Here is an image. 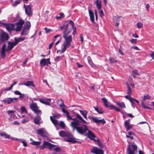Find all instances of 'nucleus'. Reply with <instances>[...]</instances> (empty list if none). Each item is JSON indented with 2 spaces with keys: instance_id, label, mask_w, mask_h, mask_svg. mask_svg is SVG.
I'll return each instance as SVG.
<instances>
[{
  "instance_id": "7c9ffc66",
  "label": "nucleus",
  "mask_w": 154,
  "mask_h": 154,
  "mask_svg": "<svg viewBox=\"0 0 154 154\" xmlns=\"http://www.w3.org/2000/svg\"><path fill=\"white\" fill-rule=\"evenodd\" d=\"M116 103L118 106L121 108H125V103L123 102L120 103L119 102H117Z\"/></svg>"
},
{
  "instance_id": "6e6552de",
  "label": "nucleus",
  "mask_w": 154,
  "mask_h": 154,
  "mask_svg": "<svg viewBox=\"0 0 154 154\" xmlns=\"http://www.w3.org/2000/svg\"><path fill=\"white\" fill-rule=\"evenodd\" d=\"M37 134L44 137H48V134L44 128H42L37 130Z\"/></svg>"
},
{
  "instance_id": "412c9836",
  "label": "nucleus",
  "mask_w": 154,
  "mask_h": 154,
  "mask_svg": "<svg viewBox=\"0 0 154 154\" xmlns=\"http://www.w3.org/2000/svg\"><path fill=\"white\" fill-rule=\"evenodd\" d=\"M101 99L103 101V102L104 103V105L107 108H110V105H112V104H110L108 102L107 100L105 98H102Z\"/></svg>"
},
{
  "instance_id": "a19ab883",
  "label": "nucleus",
  "mask_w": 154,
  "mask_h": 154,
  "mask_svg": "<svg viewBox=\"0 0 154 154\" xmlns=\"http://www.w3.org/2000/svg\"><path fill=\"white\" fill-rule=\"evenodd\" d=\"M110 107L111 108L110 109H114L117 111L121 112L120 110L118 108L116 107L115 106L112 105H110Z\"/></svg>"
},
{
  "instance_id": "f257e3e1",
  "label": "nucleus",
  "mask_w": 154,
  "mask_h": 154,
  "mask_svg": "<svg viewBox=\"0 0 154 154\" xmlns=\"http://www.w3.org/2000/svg\"><path fill=\"white\" fill-rule=\"evenodd\" d=\"M72 124L73 130H76L80 134L84 135L88 130L87 126L81 124L79 120L76 122H72Z\"/></svg>"
},
{
  "instance_id": "c9c22d12",
  "label": "nucleus",
  "mask_w": 154,
  "mask_h": 154,
  "mask_svg": "<svg viewBox=\"0 0 154 154\" xmlns=\"http://www.w3.org/2000/svg\"><path fill=\"white\" fill-rule=\"evenodd\" d=\"M62 129H64L65 127V124L63 122L61 121L58 125Z\"/></svg>"
},
{
  "instance_id": "473e14b6",
  "label": "nucleus",
  "mask_w": 154,
  "mask_h": 154,
  "mask_svg": "<svg viewBox=\"0 0 154 154\" xmlns=\"http://www.w3.org/2000/svg\"><path fill=\"white\" fill-rule=\"evenodd\" d=\"M97 7L98 10H100L101 8V2L100 0H97L96 2Z\"/></svg>"
},
{
  "instance_id": "3c124183",
  "label": "nucleus",
  "mask_w": 154,
  "mask_h": 154,
  "mask_svg": "<svg viewBox=\"0 0 154 154\" xmlns=\"http://www.w3.org/2000/svg\"><path fill=\"white\" fill-rule=\"evenodd\" d=\"M99 16L100 17H102L104 15V13L103 10H99Z\"/></svg>"
},
{
  "instance_id": "4d7b16f0",
  "label": "nucleus",
  "mask_w": 154,
  "mask_h": 154,
  "mask_svg": "<svg viewBox=\"0 0 154 154\" xmlns=\"http://www.w3.org/2000/svg\"><path fill=\"white\" fill-rule=\"evenodd\" d=\"M69 23L72 26V28L73 29H74V22L72 20H70L69 21Z\"/></svg>"
},
{
  "instance_id": "09e8293b",
  "label": "nucleus",
  "mask_w": 154,
  "mask_h": 154,
  "mask_svg": "<svg viewBox=\"0 0 154 154\" xmlns=\"http://www.w3.org/2000/svg\"><path fill=\"white\" fill-rule=\"evenodd\" d=\"M62 59V57H59V56H57V57L55 59H54V60L56 62H58L60 60H61Z\"/></svg>"
},
{
  "instance_id": "4468645a",
  "label": "nucleus",
  "mask_w": 154,
  "mask_h": 154,
  "mask_svg": "<svg viewBox=\"0 0 154 154\" xmlns=\"http://www.w3.org/2000/svg\"><path fill=\"white\" fill-rule=\"evenodd\" d=\"M34 123L37 125H38L42 123V119L40 116H37L34 119Z\"/></svg>"
},
{
  "instance_id": "5701e85b",
  "label": "nucleus",
  "mask_w": 154,
  "mask_h": 154,
  "mask_svg": "<svg viewBox=\"0 0 154 154\" xmlns=\"http://www.w3.org/2000/svg\"><path fill=\"white\" fill-rule=\"evenodd\" d=\"M25 39V37H19L17 38L16 37L14 38L15 42L17 45L19 42L23 41Z\"/></svg>"
},
{
  "instance_id": "b1692460",
  "label": "nucleus",
  "mask_w": 154,
  "mask_h": 154,
  "mask_svg": "<svg viewBox=\"0 0 154 154\" xmlns=\"http://www.w3.org/2000/svg\"><path fill=\"white\" fill-rule=\"evenodd\" d=\"M23 85L27 86H31L32 87H35V85L34 84L33 82L32 81H28L25 83H24L23 84Z\"/></svg>"
},
{
  "instance_id": "a211bd4d",
  "label": "nucleus",
  "mask_w": 154,
  "mask_h": 154,
  "mask_svg": "<svg viewBox=\"0 0 154 154\" xmlns=\"http://www.w3.org/2000/svg\"><path fill=\"white\" fill-rule=\"evenodd\" d=\"M88 12L91 21L93 23H95L94 13L90 9L88 10Z\"/></svg>"
},
{
  "instance_id": "f3484780",
  "label": "nucleus",
  "mask_w": 154,
  "mask_h": 154,
  "mask_svg": "<svg viewBox=\"0 0 154 154\" xmlns=\"http://www.w3.org/2000/svg\"><path fill=\"white\" fill-rule=\"evenodd\" d=\"M16 45H17L14 42H8V45L7 49V51L11 50Z\"/></svg>"
},
{
  "instance_id": "2eb2a0df",
  "label": "nucleus",
  "mask_w": 154,
  "mask_h": 154,
  "mask_svg": "<svg viewBox=\"0 0 154 154\" xmlns=\"http://www.w3.org/2000/svg\"><path fill=\"white\" fill-rule=\"evenodd\" d=\"M93 120L96 123H102L103 125L106 122L104 119H98L96 117H93L92 118Z\"/></svg>"
},
{
  "instance_id": "de8ad7c7",
  "label": "nucleus",
  "mask_w": 154,
  "mask_h": 154,
  "mask_svg": "<svg viewBox=\"0 0 154 154\" xmlns=\"http://www.w3.org/2000/svg\"><path fill=\"white\" fill-rule=\"evenodd\" d=\"M125 97L128 99L130 101H131L132 100V99H133V98L130 95H126L125 96Z\"/></svg>"
},
{
  "instance_id": "9d476101",
  "label": "nucleus",
  "mask_w": 154,
  "mask_h": 154,
  "mask_svg": "<svg viewBox=\"0 0 154 154\" xmlns=\"http://www.w3.org/2000/svg\"><path fill=\"white\" fill-rule=\"evenodd\" d=\"M91 152L94 154H104L103 151L97 147H93Z\"/></svg>"
},
{
  "instance_id": "6e6d98bb",
  "label": "nucleus",
  "mask_w": 154,
  "mask_h": 154,
  "mask_svg": "<svg viewBox=\"0 0 154 154\" xmlns=\"http://www.w3.org/2000/svg\"><path fill=\"white\" fill-rule=\"evenodd\" d=\"M109 60L111 63H113L115 62H116V60H115L113 58L110 57L109 58Z\"/></svg>"
},
{
  "instance_id": "4be33fe9",
  "label": "nucleus",
  "mask_w": 154,
  "mask_h": 154,
  "mask_svg": "<svg viewBox=\"0 0 154 154\" xmlns=\"http://www.w3.org/2000/svg\"><path fill=\"white\" fill-rule=\"evenodd\" d=\"M94 109L99 114H101L103 113L104 110L101 107L98 106L94 107Z\"/></svg>"
},
{
  "instance_id": "423d86ee",
  "label": "nucleus",
  "mask_w": 154,
  "mask_h": 154,
  "mask_svg": "<svg viewBox=\"0 0 154 154\" xmlns=\"http://www.w3.org/2000/svg\"><path fill=\"white\" fill-rule=\"evenodd\" d=\"M1 26H3L9 32L15 30V25L13 23H6L0 22Z\"/></svg>"
},
{
  "instance_id": "0e129e2a",
  "label": "nucleus",
  "mask_w": 154,
  "mask_h": 154,
  "mask_svg": "<svg viewBox=\"0 0 154 154\" xmlns=\"http://www.w3.org/2000/svg\"><path fill=\"white\" fill-rule=\"evenodd\" d=\"M22 143H23V146H24L26 147L27 146V144L25 140H24V141H22Z\"/></svg>"
},
{
  "instance_id": "1a4fd4ad",
  "label": "nucleus",
  "mask_w": 154,
  "mask_h": 154,
  "mask_svg": "<svg viewBox=\"0 0 154 154\" xmlns=\"http://www.w3.org/2000/svg\"><path fill=\"white\" fill-rule=\"evenodd\" d=\"M87 131H88V133L86 134V135L88 136L89 138L91 140L100 142L99 140L96 137L95 134L92 131L88 129Z\"/></svg>"
},
{
  "instance_id": "e2e57ef3",
  "label": "nucleus",
  "mask_w": 154,
  "mask_h": 154,
  "mask_svg": "<svg viewBox=\"0 0 154 154\" xmlns=\"http://www.w3.org/2000/svg\"><path fill=\"white\" fill-rule=\"evenodd\" d=\"M14 93L16 95H21V93L19 91H16L14 92Z\"/></svg>"
},
{
  "instance_id": "e433bc0d",
  "label": "nucleus",
  "mask_w": 154,
  "mask_h": 154,
  "mask_svg": "<svg viewBox=\"0 0 154 154\" xmlns=\"http://www.w3.org/2000/svg\"><path fill=\"white\" fill-rule=\"evenodd\" d=\"M24 23V21L23 20L20 19L17 23V25L23 27V25Z\"/></svg>"
},
{
  "instance_id": "dca6fc26",
  "label": "nucleus",
  "mask_w": 154,
  "mask_h": 154,
  "mask_svg": "<svg viewBox=\"0 0 154 154\" xmlns=\"http://www.w3.org/2000/svg\"><path fill=\"white\" fill-rule=\"evenodd\" d=\"M66 116L67 120H72V121L71 122L70 124V126L72 127V122H76L78 120L76 118H72L71 116L69 115V113L66 115Z\"/></svg>"
},
{
  "instance_id": "39448f33",
  "label": "nucleus",
  "mask_w": 154,
  "mask_h": 154,
  "mask_svg": "<svg viewBox=\"0 0 154 154\" xmlns=\"http://www.w3.org/2000/svg\"><path fill=\"white\" fill-rule=\"evenodd\" d=\"M137 146L135 144H129L127 150V154H136L137 152Z\"/></svg>"
},
{
  "instance_id": "2f4dec72",
  "label": "nucleus",
  "mask_w": 154,
  "mask_h": 154,
  "mask_svg": "<svg viewBox=\"0 0 154 154\" xmlns=\"http://www.w3.org/2000/svg\"><path fill=\"white\" fill-rule=\"evenodd\" d=\"M79 112L81 114H82L83 116L86 119H87V115L88 112L86 110L83 111L82 110H80Z\"/></svg>"
},
{
  "instance_id": "bb28decb",
  "label": "nucleus",
  "mask_w": 154,
  "mask_h": 154,
  "mask_svg": "<svg viewBox=\"0 0 154 154\" xmlns=\"http://www.w3.org/2000/svg\"><path fill=\"white\" fill-rule=\"evenodd\" d=\"M50 119L53 124L55 126H56L59 124V122L57 120L54 119L52 116H50Z\"/></svg>"
},
{
  "instance_id": "a18cd8bd",
  "label": "nucleus",
  "mask_w": 154,
  "mask_h": 154,
  "mask_svg": "<svg viewBox=\"0 0 154 154\" xmlns=\"http://www.w3.org/2000/svg\"><path fill=\"white\" fill-rule=\"evenodd\" d=\"M21 0H18L17 1H15L14 3L12 4V5L14 6H16L17 5L19 4L21 1Z\"/></svg>"
},
{
  "instance_id": "ddd939ff",
  "label": "nucleus",
  "mask_w": 154,
  "mask_h": 154,
  "mask_svg": "<svg viewBox=\"0 0 154 154\" xmlns=\"http://www.w3.org/2000/svg\"><path fill=\"white\" fill-rule=\"evenodd\" d=\"M130 120L128 119L125 122L124 126L126 129V130L128 131V130H130L133 127L132 125H130Z\"/></svg>"
},
{
  "instance_id": "7ed1b4c3",
  "label": "nucleus",
  "mask_w": 154,
  "mask_h": 154,
  "mask_svg": "<svg viewBox=\"0 0 154 154\" xmlns=\"http://www.w3.org/2000/svg\"><path fill=\"white\" fill-rule=\"evenodd\" d=\"M59 134L61 137H66L64 139L65 141L73 143H75L78 142V141L76 140V139L73 137L72 135L67 131H60L59 132Z\"/></svg>"
},
{
  "instance_id": "f03ea898",
  "label": "nucleus",
  "mask_w": 154,
  "mask_h": 154,
  "mask_svg": "<svg viewBox=\"0 0 154 154\" xmlns=\"http://www.w3.org/2000/svg\"><path fill=\"white\" fill-rule=\"evenodd\" d=\"M67 28L68 27L67 26L63 32V37L65 39V41L63 43V47L61 50V54L64 52L66 48L69 47L71 45V43L72 42V36L70 35L67 36V35L69 34L67 32Z\"/></svg>"
},
{
  "instance_id": "5fc2aeb1",
  "label": "nucleus",
  "mask_w": 154,
  "mask_h": 154,
  "mask_svg": "<svg viewBox=\"0 0 154 154\" xmlns=\"http://www.w3.org/2000/svg\"><path fill=\"white\" fill-rule=\"evenodd\" d=\"M150 97L149 95H145L144 96L143 100L145 101L148 99H149Z\"/></svg>"
},
{
  "instance_id": "603ef678",
  "label": "nucleus",
  "mask_w": 154,
  "mask_h": 154,
  "mask_svg": "<svg viewBox=\"0 0 154 154\" xmlns=\"http://www.w3.org/2000/svg\"><path fill=\"white\" fill-rule=\"evenodd\" d=\"M132 72L133 73L135 74L136 75H140V74H139L138 71L137 70H134L132 71Z\"/></svg>"
},
{
  "instance_id": "0eeeda50",
  "label": "nucleus",
  "mask_w": 154,
  "mask_h": 154,
  "mask_svg": "<svg viewBox=\"0 0 154 154\" xmlns=\"http://www.w3.org/2000/svg\"><path fill=\"white\" fill-rule=\"evenodd\" d=\"M23 6L25 8L26 14L29 17H32L33 15V13L32 10V6L31 4L26 5L24 4Z\"/></svg>"
},
{
  "instance_id": "bf43d9fd",
  "label": "nucleus",
  "mask_w": 154,
  "mask_h": 154,
  "mask_svg": "<svg viewBox=\"0 0 154 154\" xmlns=\"http://www.w3.org/2000/svg\"><path fill=\"white\" fill-rule=\"evenodd\" d=\"M127 134L129 136L135 135L134 133L132 131H128Z\"/></svg>"
},
{
  "instance_id": "a878e982",
  "label": "nucleus",
  "mask_w": 154,
  "mask_h": 154,
  "mask_svg": "<svg viewBox=\"0 0 154 154\" xmlns=\"http://www.w3.org/2000/svg\"><path fill=\"white\" fill-rule=\"evenodd\" d=\"M57 103L58 106L60 107L64 108L66 107L63 103V100L62 99H58L57 101Z\"/></svg>"
},
{
  "instance_id": "6ab92c4d",
  "label": "nucleus",
  "mask_w": 154,
  "mask_h": 154,
  "mask_svg": "<svg viewBox=\"0 0 154 154\" xmlns=\"http://www.w3.org/2000/svg\"><path fill=\"white\" fill-rule=\"evenodd\" d=\"M48 100L50 101L51 99H50L44 98L43 99H41L39 100V101L41 103L46 105H49L50 103L48 101Z\"/></svg>"
},
{
  "instance_id": "37998d69",
  "label": "nucleus",
  "mask_w": 154,
  "mask_h": 154,
  "mask_svg": "<svg viewBox=\"0 0 154 154\" xmlns=\"http://www.w3.org/2000/svg\"><path fill=\"white\" fill-rule=\"evenodd\" d=\"M53 147V149H52V150H54L55 151L57 152H58L59 151H60L61 150V149L58 147Z\"/></svg>"
},
{
  "instance_id": "4c0bfd02",
  "label": "nucleus",
  "mask_w": 154,
  "mask_h": 154,
  "mask_svg": "<svg viewBox=\"0 0 154 154\" xmlns=\"http://www.w3.org/2000/svg\"><path fill=\"white\" fill-rule=\"evenodd\" d=\"M127 87V94L129 95L131 94L132 93V91L130 87L129 86V84L127 83L126 84Z\"/></svg>"
},
{
  "instance_id": "c756f323",
  "label": "nucleus",
  "mask_w": 154,
  "mask_h": 154,
  "mask_svg": "<svg viewBox=\"0 0 154 154\" xmlns=\"http://www.w3.org/2000/svg\"><path fill=\"white\" fill-rule=\"evenodd\" d=\"M40 64L41 66L43 67V66L47 64V60L45 59H42L40 62Z\"/></svg>"
},
{
  "instance_id": "49530a36",
  "label": "nucleus",
  "mask_w": 154,
  "mask_h": 154,
  "mask_svg": "<svg viewBox=\"0 0 154 154\" xmlns=\"http://www.w3.org/2000/svg\"><path fill=\"white\" fill-rule=\"evenodd\" d=\"M137 26L138 28L140 29L143 27V23L140 22L137 23Z\"/></svg>"
},
{
  "instance_id": "72a5a7b5",
  "label": "nucleus",
  "mask_w": 154,
  "mask_h": 154,
  "mask_svg": "<svg viewBox=\"0 0 154 154\" xmlns=\"http://www.w3.org/2000/svg\"><path fill=\"white\" fill-rule=\"evenodd\" d=\"M0 135L2 137H4L5 138H9L10 135L7 134V133L5 132H2L0 133Z\"/></svg>"
},
{
  "instance_id": "f704fd0d",
  "label": "nucleus",
  "mask_w": 154,
  "mask_h": 154,
  "mask_svg": "<svg viewBox=\"0 0 154 154\" xmlns=\"http://www.w3.org/2000/svg\"><path fill=\"white\" fill-rule=\"evenodd\" d=\"M76 116L84 124H86L87 123V122L84 120L79 114L77 113L76 114Z\"/></svg>"
},
{
  "instance_id": "13d9d810",
  "label": "nucleus",
  "mask_w": 154,
  "mask_h": 154,
  "mask_svg": "<svg viewBox=\"0 0 154 154\" xmlns=\"http://www.w3.org/2000/svg\"><path fill=\"white\" fill-rule=\"evenodd\" d=\"M133 100H134V98H133V99H132V100H131L132 101H130V102L131 103V105H132V107L133 108H134L135 107V105L134 104Z\"/></svg>"
},
{
  "instance_id": "20e7f679",
  "label": "nucleus",
  "mask_w": 154,
  "mask_h": 154,
  "mask_svg": "<svg viewBox=\"0 0 154 154\" xmlns=\"http://www.w3.org/2000/svg\"><path fill=\"white\" fill-rule=\"evenodd\" d=\"M30 108L37 116H41L42 112L41 111L38 109L39 107L38 106L36 103H33L30 104Z\"/></svg>"
},
{
  "instance_id": "c85d7f7f",
  "label": "nucleus",
  "mask_w": 154,
  "mask_h": 154,
  "mask_svg": "<svg viewBox=\"0 0 154 154\" xmlns=\"http://www.w3.org/2000/svg\"><path fill=\"white\" fill-rule=\"evenodd\" d=\"M29 30L23 28L21 33V35H27L29 32Z\"/></svg>"
},
{
  "instance_id": "8fccbe9b",
  "label": "nucleus",
  "mask_w": 154,
  "mask_h": 154,
  "mask_svg": "<svg viewBox=\"0 0 154 154\" xmlns=\"http://www.w3.org/2000/svg\"><path fill=\"white\" fill-rule=\"evenodd\" d=\"M44 30H45L46 33H49L51 32L52 31V30L51 29H48L47 27L44 28Z\"/></svg>"
},
{
  "instance_id": "cd10ccee",
  "label": "nucleus",
  "mask_w": 154,
  "mask_h": 154,
  "mask_svg": "<svg viewBox=\"0 0 154 154\" xmlns=\"http://www.w3.org/2000/svg\"><path fill=\"white\" fill-rule=\"evenodd\" d=\"M31 26V25L30 21H27L24 25L23 28L29 30Z\"/></svg>"
},
{
  "instance_id": "ea45409f",
  "label": "nucleus",
  "mask_w": 154,
  "mask_h": 154,
  "mask_svg": "<svg viewBox=\"0 0 154 154\" xmlns=\"http://www.w3.org/2000/svg\"><path fill=\"white\" fill-rule=\"evenodd\" d=\"M41 142H38V141H36L34 140H33L32 141V142L31 143V144H32V145H35V146H38L39 145Z\"/></svg>"
},
{
  "instance_id": "9b49d317",
  "label": "nucleus",
  "mask_w": 154,
  "mask_h": 154,
  "mask_svg": "<svg viewBox=\"0 0 154 154\" xmlns=\"http://www.w3.org/2000/svg\"><path fill=\"white\" fill-rule=\"evenodd\" d=\"M18 98H8L7 100H3V102L5 103H6L8 104H10L12 103L16 102Z\"/></svg>"
},
{
  "instance_id": "052dcab7",
  "label": "nucleus",
  "mask_w": 154,
  "mask_h": 154,
  "mask_svg": "<svg viewBox=\"0 0 154 154\" xmlns=\"http://www.w3.org/2000/svg\"><path fill=\"white\" fill-rule=\"evenodd\" d=\"M62 110L63 113H66V115L68 114V113H69V112L64 109L62 108Z\"/></svg>"
},
{
  "instance_id": "aec40b11",
  "label": "nucleus",
  "mask_w": 154,
  "mask_h": 154,
  "mask_svg": "<svg viewBox=\"0 0 154 154\" xmlns=\"http://www.w3.org/2000/svg\"><path fill=\"white\" fill-rule=\"evenodd\" d=\"M1 37L2 41L7 40L9 38V37L8 34L5 32H3V33L1 35Z\"/></svg>"
},
{
  "instance_id": "338daca9",
  "label": "nucleus",
  "mask_w": 154,
  "mask_h": 154,
  "mask_svg": "<svg viewBox=\"0 0 154 154\" xmlns=\"http://www.w3.org/2000/svg\"><path fill=\"white\" fill-rule=\"evenodd\" d=\"M76 64V65L79 68H81V67H82L83 66V65L79 63H77Z\"/></svg>"
},
{
  "instance_id": "393cba45",
  "label": "nucleus",
  "mask_w": 154,
  "mask_h": 154,
  "mask_svg": "<svg viewBox=\"0 0 154 154\" xmlns=\"http://www.w3.org/2000/svg\"><path fill=\"white\" fill-rule=\"evenodd\" d=\"M60 35V34H57L54 36V38L52 39L53 42L51 43L49 45V48L50 49L54 45V42L55 41L56 38L59 37Z\"/></svg>"
},
{
  "instance_id": "680f3d73",
  "label": "nucleus",
  "mask_w": 154,
  "mask_h": 154,
  "mask_svg": "<svg viewBox=\"0 0 154 154\" xmlns=\"http://www.w3.org/2000/svg\"><path fill=\"white\" fill-rule=\"evenodd\" d=\"M130 42L132 43L136 44L137 43V40L136 39H132L131 40Z\"/></svg>"
},
{
  "instance_id": "c03bdc74",
  "label": "nucleus",
  "mask_w": 154,
  "mask_h": 154,
  "mask_svg": "<svg viewBox=\"0 0 154 154\" xmlns=\"http://www.w3.org/2000/svg\"><path fill=\"white\" fill-rule=\"evenodd\" d=\"M21 111V113L25 112L27 113V111L26 108L23 106H21L20 108Z\"/></svg>"
},
{
  "instance_id": "774afa93",
  "label": "nucleus",
  "mask_w": 154,
  "mask_h": 154,
  "mask_svg": "<svg viewBox=\"0 0 154 154\" xmlns=\"http://www.w3.org/2000/svg\"><path fill=\"white\" fill-rule=\"evenodd\" d=\"M14 112V111L12 110H8L7 111V113L8 114H11L12 113Z\"/></svg>"
},
{
  "instance_id": "864d4df0",
  "label": "nucleus",
  "mask_w": 154,
  "mask_h": 154,
  "mask_svg": "<svg viewBox=\"0 0 154 154\" xmlns=\"http://www.w3.org/2000/svg\"><path fill=\"white\" fill-rule=\"evenodd\" d=\"M22 27L19 25H17L16 29V31H20L22 29Z\"/></svg>"
},
{
  "instance_id": "79ce46f5",
  "label": "nucleus",
  "mask_w": 154,
  "mask_h": 154,
  "mask_svg": "<svg viewBox=\"0 0 154 154\" xmlns=\"http://www.w3.org/2000/svg\"><path fill=\"white\" fill-rule=\"evenodd\" d=\"M6 50L2 49V51L1 53V56L3 58H4L5 56V51Z\"/></svg>"
},
{
  "instance_id": "69168bd1",
  "label": "nucleus",
  "mask_w": 154,
  "mask_h": 154,
  "mask_svg": "<svg viewBox=\"0 0 154 154\" xmlns=\"http://www.w3.org/2000/svg\"><path fill=\"white\" fill-rule=\"evenodd\" d=\"M126 137L127 138H129L131 140H133L134 139V137L133 136H129L127 134H126Z\"/></svg>"
},
{
  "instance_id": "58836bf2",
  "label": "nucleus",
  "mask_w": 154,
  "mask_h": 154,
  "mask_svg": "<svg viewBox=\"0 0 154 154\" xmlns=\"http://www.w3.org/2000/svg\"><path fill=\"white\" fill-rule=\"evenodd\" d=\"M29 121V117H26L23 119L21 121V122L22 124H24L28 122Z\"/></svg>"
},
{
  "instance_id": "f8f14e48",
  "label": "nucleus",
  "mask_w": 154,
  "mask_h": 154,
  "mask_svg": "<svg viewBox=\"0 0 154 154\" xmlns=\"http://www.w3.org/2000/svg\"><path fill=\"white\" fill-rule=\"evenodd\" d=\"M43 145L45 146V148H48L51 151H52V149H53V147L55 146V145H54L45 141H44Z\"/></svg>"
}]
</instances>
